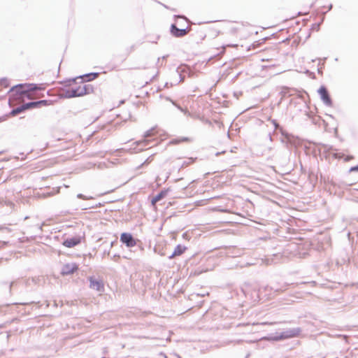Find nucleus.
Masks as SVG:
<instances>
[{
    "label": "nucleus",
    "instance_id": "f257e3e1",
    "mask_svg": "<svg viewBox=\"0 0 358 358\" xmlns=\"http://www.w3.org/2000/svg\"><path fill=\"white\" fill-rule=\"evenodd\" d=\"M301 328L295 327L285 329L280 332L276 331L268 334L266 338L270 341H280L297 337L301 332Z\"/></svg>",
    "mask_w": 358,
    "mask_h": 358
},
{
    "label": "nucleus",
    "instance_id": "f03ea898",
    "mask_svg": "<svg viewBox=\"0 0 358 358\" xmlns=\"http://www.w3.org/2000/svg\"><path fill=\"white\" fill-rule=\"evenodd\" d=\"M157 127H153L146 131L143 136V140L136 142L137 145L143 144L144 145H149L152 141L157 140Z\"/></svg>",
    "mask_w": 358,
    "mask_h": 358
},
{
    "label": "nucleus",
    "instance_id": "7ed1b4c3",
    "mask_svg": "<svg viewBox=\"0 0 358 358\" xmlns=\"http://www.w3.org/2000/svg\"><path fill=\"white\" fill-rule=\"evenodd\" d=\"M317 94L321 99V101L323 102V103L328 106V107H332L334 105L333 100L331 99V96L330 95V93L327 89V87L322 85L317 90Z\"/></svg>",
    "mask_w": 358,
    "mask_h": 358
},
{
    "label": "nucleus",
    "instance_id": "20e7f679",
    "mask_svg": "<svg viewBox=\"0 0 358 358\" xmlns=\"http://www.w3.org/2000/svg\"><path fill=\"white\" fill-rule=\"evenodd\" d=\"M27 83H20L13 86L8 91L11 96H27L29 91L27 89Z\"/></svg>",
    "mask_w": 358,
    "mask_h": 358
},
{
    "label": "nucleus",
    "instance_id": "39448f33",
    "mask_svg": "<svg viewBox=\"0 0 358 358\" xmlns=\"http://www.w3.org/2000/svg\"><path fill=\"white\" fill-rule=\"evenodd\" d=\"M120 241L127 248H132L137 244L138 239L134 238L129 232H122L120 234Z\"/></svg>",
    "mask_w": 358,
    "mask_h": 358
},
{
    "label": "nucleus",
    "instance_id": "423d86ee",
    "mask_svg": "<svg viewBox=\"0 0 358 358\" xmlns=\"http://www.w3.org/2000/svg\"><path fill=\"white\" fill-rule=\"evenodd\" d=\"M85 232H83L82 236L78 235L64 239L62 244L66 248H71L80 244L82 241L85 239Z\"/></svg>",
    "mask_w": 358,
    "mask_h": 358
},
{
    "label": "nucleus",
    "instance_id": "0eeeda50",
    "mask_svg": "<svg viewBox=\"0 0 358 358\" xmlns=\"http://www.w3.org/2000/svg\"><path fill=\"white\" fill-rule=\"evenodd\" d=\"M34 108H36L35 107V104H34V101H29V102H25L22 104H21L20 106L15 108H13L10 111V115H17L18 114H20V113H23L27 110H31Z\"/></svg>",
    "mask_w": 358,
    "mask_h": 358
},
{
    "label": "nucleus",
    "instance_id": "6e6552de",
    "mask_svg": "<svg viewBox=\"0 0 358 358\" xmlns=\"http://www.w3.org/2000/svg\"><path fill=\"white\" fill-rule=\"evenodd\" d=\"M87 280L90 282V288L99 292H103L105 290L104 282L103 280L96 278L95 276H89Z\"/></svg>",
    "mask_w": 358,
    "mask_h": 358
},
{
    "label": "nucleus",
    "instance_id": "1a4fd4ad",
    "mask_svg": "<svg viewBox=\"0 0 358 358\" xmlns=\"http://www.w3.org/2000/svg\"><path fill=\"white\" fill-rule=\"evenodd\" d=\"M189 31V27L178 28L176 23H172L170 26V34L175 38L183 37L187 34Z\"/></svg>",
    "mask_w": 358,
    "mask_h": 358
},
{
    "label": "nucleus",
    "instance_id": "9d476101",
    "mask_svg": "<svg viewBox=\"0 0 358 358\" xmlns=\"http://www.w3.org/2000/svg\"><path fill=\"white\" fill-rule=\"evenodd\" d=\"M79 269L78 264L76 262L66 263L61 269V275L63 276L72 275Z\"/></svg>",
    "mask_w": 358,
    "mask_h": 358
},
{
    "label": "nucleus",
    "instance_id": "9b49d317",
    "mask_svg": "<svg viewBox=\"0 0 358 358\" xmlns=\"http://www.w3.org/2000/svg\"><path fill=\"white\" fill-rule=\"evenodd\" d=\"M169 190H170L169 188H166V189H163L160 192H159L156 195H155L152 198V199L150 201L151 205L154 206L157 202H159L161 200H162L163 199H164L167 196Z\"/></svg>",
    "mask_w": 358,
    "mask_h": 358
},
{
    "label": "nucleus",
    "instance_id": "f8f14e48",
    "mask_svg": "<svg viewBox=\"0 0 358 358\" xmlns=\"http://www.w3.org/2000/svg\"><path fill=\"white\" fill-rule=\"evenodd\" d=\"M48 85V83H39V84L27 83V86L28 87L27 90L29 91V92H34V91H38V92L44 91L46 89Z\"/></svg>",
    "mask_w": 358,
    "mask_h": 358
},
{
    "label": "nucleus",
    "instance_id": "ddd939ff",
    "mask_svg": "<svg viewBox=\"0 0 358 358\" xmlns=\"http://www.w3.org/2000/svg\"><path fill=\"white\" fill-rule=\"evenodd\" d=\"M268 120L271 121L273 125L275 130L278 131L283 137L289 138V134L285 131L281 125L279 124L276 120L269 118Z\"/></svg>",
    "mask_w": 358,
    "mask_h": 358
},
{
    "label": "nucleus",
    "instance_id": "4468645a",
    "mask_svg": "<svg viewBox=\"0 0 358 358\" xmlns=\"http://www.w3.org/2000/svg\"><path fill=\"white\" fill-rule=\"evenodd\" d=\"M99 72H90L81 76H78L80 78L81 83L90 82L95 80L99 75Z\"/></svg>",
    "mask_w": 358,
    "mask_h": 358
},
{
    "label": "nucleus",
    "instance_id": "2eb2a0df",
    "mask_svg": "<svg viewBox=\"0 0 358 358\" xmlns=\"http://www.w3.org/2000/svg\"><path fill=\"white\" fill-rule=\"evenodd\" d=\"M187 249V248L186 246L181 244H178L175 247L173 252L169 256V259H172L176 256L182 255Z\"/></svg>",
    "mask_w": 358,
    "mask_h": 358
},
{
    "label": "nucleus",
    "instance_id": "dca6fc26",
    "mask_svg": "<svg viewBox=\"0 0 358 358\" xmlns=\"http://www.w3.org/2000/svg\"><path fill=\"white\" fill-rule=\"evenodd\" d=\"M35 107L36 108H41L43 106H49L54 105L56 102V100H50V99H41L38 101H34Z\"/></svg>",
    "mask_w": 358,
    "mask_h": 358
},
{
    "label": "nucleus",
    "instance_id": "f3484780",
    "mask_svg": "<svg viewBox=\"0 0 358 358\" xmlns=\"http://www.w3.org/2000/svg\"><path fill=\"white\" fill-rule=\"evenodd\" d=\"M80 86V93L82 96L90 94L94 92V86L91 84H84Z\"/></svg>",
    "mask_w": 358,
    "mask_h": 358
},
{
    "label": "nucleus",
    "instance_id": "a211bd4d",
    "mask_svg": "<svg viewBox=\"0 0 358 358\" xmlns=\"http://www.w3.org/2000/svg\"><path fill=\"white\" fill-rule=\"evenodd\" d=\"M77 79H80V78H78L77 77H75V78H66L65 80H61L59 82V84H63L64 85V87H70L74 84H76L77 82H76V80Z\"/></svg>",
    "mask_w": 358,
    "mask_h": 358
},
{
    "label": "nucleus",
    "instance_id": "6ab92c4d",
    "mask_svg": "<svg viewBox=\"0 0 358 358\" xmlns=\"http://www.w3.org/2000/svg\"><path fill=\"white\" fill-rule=\"evenodd\" d=\"M73 94L71 92V89H64V93L60 94L58 95L59 99H72Z\"/></svg>",
    "mask_w": 358,
    "mask_h": 358
},
{
    "label": "nucleus",
    "instance_id": "aec40b11",
    "mask_svg": "<svg viewBox=\"0 0 358 358\" xmlns=\"http://www.w3.org/2000/svg\"><path fill=\"white\" fill-rule=\"evenodd\" d=\"M166 99L171 101L172 104L173 106H175L179 110H180L185 115H190L189 112L188 111V110L187 108H182L180 105L177 104L174 101L171 99L169 97H167Z\"/></svg>",
    "mask_w": 358,
    "mask_h": 358
},
{
    "label": "nucleus",
    "instance_id": "412c9836",
    "mask_svg": "<svg viewBox=\"0 0 358 358\" xmlns=\"http://www.w3.org/2000/svg\"><path fill=\"white\" fill-rule=\"evenodd\" d=\"M71 94H73V98L82 96L81 93H80V85L77 86L76 87H72L71 89Z\"/></svg>",
    "mask_w": 358,
    "mask_h": 358
},
{
    "label": "nucleus",
    "instance_id": "4be33fe9",
    "mask_svg": "<svg viewBox=\"0 0 358 358\" xmlns=\"http://www.w3.org/2000/svg\"><path fill=\"white\" fill-rule=\"evenodd\" d=\"M173 19H174V20L176 22L175 23H178V24L180 26H182V27L183 26L182 25V22H178L179 19H182L183 21L186 22L188 21V19L185 15H173Z\"/></svg>",
    "mask_w": 358,
    "mask_h": 358
},
{
    "label": "nucleus",
    "instance_id": "5701e85b",
    "mask_svg": "<svg viewBox=\"0 0 358 358\" xmlns=\"http://www.w3.org/2000/svg\"><path fill=\"white\" fill-rule=\"evenodd\" d=\"M182 66H184L185 67H188L187 65H186V64L180 65L178 67H177L176 71V73L178 74V76L180 77L179 83L180 82H182L184 80V79H185V77L183 76H182V73L184 72V70L183 69L180 70V68H181Z\"/></svg>",
    "mask_w": 358,
    "mask_h": 358
},
{
    "label": "nucleus",
    "instance_id": "b1692460",
    "mask_svg": "<svg viewBox=\"0 0 358 358\" xmlns=\"http://www.w3.org/2000/svg\"><path fill=\"white\" fill-rule=\"evenodd\" d=\"M324 20V17L323 16L322 18L321 19L320 22H316V23H314L312 24L311 29L313 30H315V31H319L320 25L323 23Z\"/></svg>",
    "mask_w": 358,
    "mask_h": 358
},
{
    "label": "nucleus",
    "instance_id": "393cba45",
    "mask_svg": "<svg viewBox=\"0 0 358 358\" xmlns=\"http://www.w3.org/2000/svg\"><path fill=\"white\" fill-rule=\"evenodd\" d=\"M316 60H319L318 67H317V73L318 74L322 76L323 75V69L324 68V64H320V59L317 58ZM315 59H313V62H315Z\"/></svg>",
    "mask_w": 358,
    "mask_h": 358
},
{
    "label": "nucleus",
    "instance_id": "a878e982",
    "mask_svg": "<svg viewBox=\"0 0 358 358\" xmlns=\"http://www.w3.org/2000/svg\"><path fill=\"white\" fill-rule=\"evenodd\" d=\"M0 85L3 87H8L10 85V82L7 78L3 77L0 79Z\"/></svg>",
    "mask_w": 358,
    "mask_h": 358
},
{
    "label": "nucleus",
    "instance_id": "bb28decb",
    "mask_svg": "<svg viewBox=\"0 0 358 358\" xmlns=\"http://www.w3.org/2000/svg\"><path fill=\"white\" fill-rule=\"evenodd\" d=\"M189 138L188 137H181L180 138H176L173 140L174 143H180V142H186L189 141Z\"/></svg>",
    "mask_w": 358,
    "mask_h": 358
},
{
    "label": "nucleus",
    "instance_id": "cd10ccee",
    "mask_svg": "<svg viewBox=\"0 0 358 358\" xmlns=\"http://www.w3.org/2000/svg\"><path fill=\"white\" fill-rule=\"evenodd\" d=\"M77 198L80 199H83V200H87V199H93L92 196H85V195H84L83 194H81V193H79V194H77Z\"/></svg>",
    "mask_w": 358,
    "mask_h": 358
},
{
    "label": "nucleus",
    "instance_id": "c85d7f7f",
    "mask_svg": "<svg viewBox=\"0 0 358 358\" xmlns=\"http://www.w3.org/2000/svg\"><path fill=\"white\" fill-rule=\"evenodd\" d=\"M10 116L12 115H10V112L7 114L0 116V122L6 121Z\"/></svg>",
    "mask_w": 358,
    "mask_h": 358
},
{
    "label": "nucleus",
    "instance_id": "c756f323",
    "mask_svg": "<svg viewBox=\"0 0 358 358\" xmlns=\"http://www.w3.org/2000/svg\"><path fill=\"white\" fill-rule=\"evenodd\" d=\"M322 146L324 148L326 152H329L330 150H333L334 148L331 145H328L326 144H321Z\"/></svg>",
    "mask_w": 358,
    "mask_h": 358
},
{
    "label": "nucleus",
    "instance_id": "7c9ffc66",
    "mask_svg": "<svg viewBox=\"0 0 358 358\" xmlns=\"http://www.w3.org/2000/svg\"><path fill=\"white\" fill-rule=\"evenodd\" d=\"M349 171L350 172L358 171V164L356 166H351Z\"/></svg>",
    "mask_w": 358,
    "mask_h": 358
},
{
    "label": "nucleus",
    "instance_id": "2f4dec72",
    "mask_svg": "<svg viewBox=\"0 0 358 358\" xmlns=\"http://www.w3.org/2000/svg\"><path fill=\"white\" fill-rule=\"evenodd\" d=\"M333 8V4L332 3H330L329 6H328V10L327 11H322V13L324 15L328 11L331 10Z\"/></svg>",
    "mask_w": 358,
    "mask_h": 358
},
{
    "label": "nucleus",
    "instance_id": "473e14b6",
    "mask_svg": "<svg viewBox=\"0 0 358 358\" xmlns=\"http://www.w3.org/2000/svg\"><path fill=\"white\" fill-rule=\"evenodd\" d=\"M189 164V162H187L185 161V162L182 163V164L181 165V166H180V169H182V168H184V167H185V166H188Z\"/></svg>",
    "mask_w": 358,
    "mask_h": 358
},
{
    "label": "nucleus",
    "instance_id": "72a5a7b5",
    "mask_svg": "<svg viewBox=\"0 0 358 358\" xmlns=\"http://www.w3.org/2000/svg\"><path fill=\"white\" fill-rule=\"evenodd\" d=\"M15 282H11L10 283V285H9V292H11L12 287H13V286L15 285Z\"/></svg>",
    "mask_w": 358,
    "mask_h": 358
},
{
    "label": "nucleus",
    "instance_id": "f704fd0d",
    "mask_svg": "<svg viewBox=\"0 0 358 358\" xmlns=\"http://www.w3.org/2000/svg\"><path fill=\"white\" fill-rule=\"evenodd\" d=\"M116 243H117V241H111V242H110V247H113V245L114 244H116Z\"/></svg>",
    "mask_w": 358,
    "mask_h": 358
},
{
    "label": "nucleus",
    "instance_id": "c9c22d12",
    "mask_svg": "<svg viewBox=\"0 0 358 358\" xmlns=\"http://www.w3.org/2000/svg\"><path fill=\"white\" fill-rule=\"evenodd\" d=\"M149 158H150V157H148V159H146V160H145L143 164H141V165L140 166H143L145 164H148V161H149Z\"/></svg>",
    "mask_w": 358,
    "mask_h": 358
},
{
    "label": "nucleus",
    "instance_id": "e433bc0d",
    "mask_svg": "<svg viewBox=\"0 0 358 358\" xmlns=\"http://www.w3.org/2000/svg\"><path fill=\"white\" fill-rule=\"evenodd\" d=\"M51 92H52V90H49L47 91V94L50 96H52V93Z\"/></svg>",
    "mask_w": 358,
    "mask_h": 358
},
{
    "label": "nucleus",
    "instance_id": "4c0bfd02",
    "mask_svg": "<svg viewBox=\"0 0 358 358\" xmlns=\"http://www.w3.org/2000/svg\"><path fill=\"white\" fill-rule=\"evenodd\" d=\"M354 201L358 203V196H355Z\"/></svg>",
    "mask_w": 358,
    "mask_h": 358
},
{
    "label": "nucleus",
    "instance_id": "58836bf2",
    "mask_svg": "<svg viewBox=\"0 0 358 358\" xmlns=\"http://www.w3.org/2000/svg\"><path fill=\"white\" fill-rule=\"evenodd\" d=\"M104 254H107L108 255H109L110 254V251H106V250H104Z\"/></svg>",
    "mask_w": 358,
    "mask_h": 358
},
{
    "label": "nucleus",
    "instance_id": "ea45409f",
    "mask_svg": "<svg viewBox=\"0 0 358 358\" xmlns=\"http://www.w3.org/2000/svg\"><path fill=\"white\" fill-rule=\"evenodd\" d=\"M14 305H24V303H13Z\"/></svg>",
    "mask_w": 358,
    "mask_h": 358
},
{
    "label": "nucleus",
    "instance_id": "a19ab883",
    "mask_svg": "<svg viewBox=\"0 0 358 358\" xmlns=\"http://www.w3.org/2000/svg\"><path fill=\"white\" fill-rule=\"evenodd\" d=\"M168 57H169V55H164V56L162 57V59H166Z\"/></svg>",
    "mask_w": 358,
    "mask_h": 358
},
{
    "label": "nucleus",
    "instance_id": "79ce46f5",
    "mask_svg": "<svg viewBox=\"0 0 358 358\" xmlns=\"http://www.w3.org/2000/svg\"><path fill=\"white\" fill-rule=\"evenodd\" d=\"M327 115H328L330 118L331 119H334V117L332 115H328L327 114Z\"/></svg>",
    "mask_w": 358,
    "mask_h": 358
},
{
    "label": "nucleus",
    "instance_id": "37998d69",
    "mask_svg": "<svg viewBox=\"0 0 358 358\" xmlns=\"http://www.w3.org/2000/svg\"><path fill=\"white\" fill-rule=\"evenodd\" d=\"M115 257H120V255H114L113 258H115Z\"/></svg>",
    "mask_w": 358,
    "mask_h": 358
},
{
    "label": "nucleus",
    "instance_id": "c03bdc74",
    "mask_svg": "<svg viewBox=\"0 0 358 358\" xmlns=\"http://www.w3.org/2000/svg\"><path fill=\"white\" fill-rule=\"evenodd\" d=\"M168 86H169V83H166L165 85H164V87H168Z\"/></svg>",
    "mask_w": 358,
    "mask_h": 358
},
{
    "label": "nucleus",
    "instance_id": "a18cd8bd",
    "mask_svg": "<svg viewBox=\"0 0 358 358\" xmlns=\"http://www.w3.org/2000/svg\"><path fill=\"white\" fill-rule=\"evenodd\" d=\"M206 123L209 124H211V122L210 120H206Z\"/></svg>",
    "mask_w": 358,
    "mask_h": 358
},
{
    "label": "nucleus",
    "instance_id": "49530a36",
    "mask_svg": "<svg viewBox=\"0 0 358 358\" xmlns=\"http://www.w3.org/2000/svg\"><path fill=\"white\" fill-rule=\"evenodd\" d=\"M182 178H178L176 180V181H179V180H181Z\"/></svg>",
    "mask_w": 358,
    "mask_h": 358
},
{
    "label": "nucleus",
    "instance_id": "de8ad7c7",
    "mask_svg": "<svg viewBox=\"0 0 358 358\" xmlns=\"http://www.w3.org/2000/svg\"><path fill=\"white\" fill-rule=\"evenodd\" d=\"M268 136H269V138H270V140H271V134H268Z\"/></svg>",
    "mask_w": 358,
    "mask_h": 358
},
{
    "label": "nucleus",
    "instance_id": "09e8293b",
    "mask_svg": "<svg viewBox=\"0 0 358 358\" xmlns=\"http://www.w3.org/2000/svg\"><path fill=\"white\" fill-rule=\"evenodd\" d=\"M255 294L257 295V297H259L258 293L255 292Z\"/></svg>",
    "mask_w": 358,
    "mask_h": 358
},
{
    "label": "nucleus",
    "instance_id": "8fccbe9b",
    "mask_svg": "<svg viewBox=\"0 0 358 358\" xmlns=\"http://www.w3.org/2000/svg\"><path fill=\"white\" fill-rule=\"evenodd\" d=\"M255 294L257 295V297H259L258 293L255 292Z\"/></svg>",
    "mask_w": 358,
    "mask_h": 358
},
{
    "label": "nucleus",
    "instance_id": "3c124183",
    "mask_svg": "<svg viewBox=\"0 0 358 358\" xmlns=\"http://www.w3.org/2000/svg\"><path fill=\"white\" fill-rule=\"evenodd\" d=\"M255 294L257 295V297H259L258 293L255 292Z\"/></svg>",
    "mask_w": 358,
    "mask_h": 358
},
{
    "label": "nucleus",
    "instance_id": "603ef678",
    "mask_svg": "<svg viewBox=\"0 0 358 358\" xmlns=\"http://www.w3.org/2000/svg\"><path fill=\"white\" fill-rule=\"evenodd\" d=\"M188 185H189V184H188V185H185V186L184 187V188H187V187H188Z\"/></svg>",
    "mask_w": 358,
    "mask_h": 358
},
{
    "label": "nucleus",
    "instance_id": "864d4df0",
    "mask_svg": "<svg viewBox=\"0 0 358 358\" xmlns=\"http://www.w3.org/2000/svg\"><path fill=\"white\" fill-rule=\"evenodd\" d=\"M357 220H358V217H357Z\"/></svg>",
    "mask_w": 358,
    "mask_h": 358
}]
</instances>
